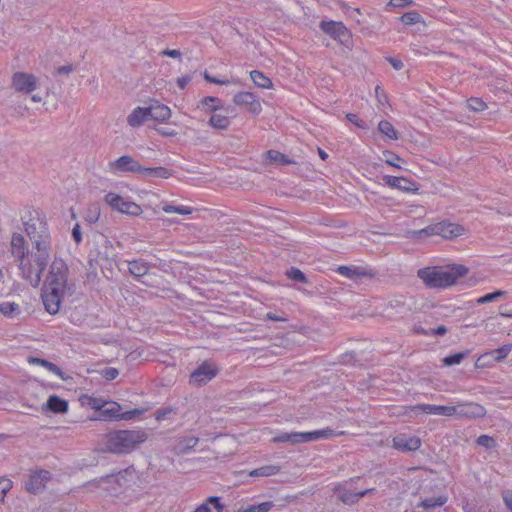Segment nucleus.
Returning a JSON list of instances; mask_svg holds the SVG:
<instances>
[{"mask_svg":"<svg viewBox=\"0 0 512 512\" xmlns=\"http://www.w3.org/2000/svg\"><path fill=\"white\" fill-rule=\"evenodd\" d=\"M469 269L462 264L427 266L417 271V277L430 289H445L457 284Z\"/></svg>","mask_w":512,"mask_h":512,"instance_id":"1","label":"nucleus"},{"mask_svg":"<svg viewBox=\"0 0 512 512\" xmlns=\"http://www.w3.org/2000/svg\"><path fill=\"white\" fill-rule=\"evenodd\" d=\"M148 438L144 430H118L105 436V450L114 454H127Z\"/></svg>","mask_w":512,"mask_h":512,"instance_id":"2","label":"nucleus"},{"mask_svg":"<svg viewBox=\"0 0 512 512\" xmlns=\"http://www.w3.org/2000/svg\"><path fill=\"white\" fill-rule=\"evenodd\" d=\"M44 287L55 288L61 292L72 295L75 291V284L69 279V267L61 258H54L48 274L43 283Z\"/></svg>","mask_w":512,"mask_h":512,"instance_id":"3","label":"nucleus"},{"mask_svg":"<svg viewBox=\"0 0 512 512\" xmlns=\"http://www.w3.org/2000/svg\"><path fill=\"white\" fill-rule=\"evenodd\" d=\"M344 431L335 432L331 428H325L312 432H292V433H281L271 439L273 443H285L289 442L294 445L317 441L319 439H327L335 436L344 435Z\"/></svg>","mask_w":512,"mask_h":512,"instance_id":"4","label":"nucleus"},{"mask_svg":"<svg viewBox=\"0 0 512 512\" xmlns=\"http://www.w3.org/2000/svg\"><path fill=\"white\" fill-rule=\"evenodd\" d=\"M39 86V79L32 73L15 72L11 77V88L19 94L31 95V101L34 103H42L43 97L36 93L33 94Z\"/></svg>","mask_w":512,"mask_h":512,"instance_id":"5","label":"nucleus"},{"mask_svg":"<svg viewBox=\"0 0 512 512\" xmlns=\"http://www.w3.org/2000/svg\"><path fill=\"white\" fill-rule=\"evenodd\" d=\"M34 253L29 252L18 261L22 276L33 286L37 287L41 282L42 273L47 265V259L34 260Z\"/></svg>","mask_w":512,"mask_h":512,"instance_id":"6","label":"nucleus"},{"mask_svg":"<svg viewBox=\"0 0 512 512\" xmlns=\"http://www.w3.org/2000/svg\"><path fill=\"white\" fill-rule=\"evenodd\" d=\"M124 480V473L109 474L97 479L90 480L82 485L84 491L88 493H97L100 490L110 491L115 489V484L121 486Z\"/></svg>","mask_w":512,"mask_h":512,"instance_id":"7","label":"nucleus"},{"mask_svg":"<svg viewBox=\"0 0 512 512\" xmlns=\"http://www.w3.org/2000/svg\"><path fill=\"white\" fill-rule=\"evenodd\" d=\"M143 165L130 155H122L108 163V171L112 174L133 173L141 175Z\"/></svg>","mask_w":512,"mask_h":512,"instance_id":"8","label":"nucleus"},{"mask_svg":"<svg viewBox=\"0 0 512 512\" xmlns=\"http://www.w3.org/2000/svg\"><path fill=\"white\" fill-rule=\"evenodd\" d=\"M105 202L114 210L130 216H139L143 213L140 205L124 200L119 194L110 192L105 196Z\"/></svg>","mask_w":512,"mask_h":512,"instance_id":"9","label":"nucleus"},{"mask_svg":"<svg viewBox=\"0 0 512 512\" xmlns=\"http://www.w3.org/2000/svg\"><path fill=\"white\" fill-rule=\"evenodd\" d=\"M486 413L485 407L479 403L460 402L453 405L452 417L473 420L485 417Z\"/></svg>","mask_w":512,"mask_h":512,"instance_id":"10","label":"nucleus"},{"mask_svg":"<svg viewBox=\"0 0 512 512\" xmlns=\"http://www.w3.org/2000/svg\"><path fill=\"white\" fill-rule=\"evenodd\" d=\"M67 295H69V293L55 290V288H47L43 286L41 298L45 310L51 315L57 314L61 308L64 297Z\"/></svg>","mask_w":512,"mask_h":512,"instance_id":"11","label":"nucleus"},{"mask_svg":"<svg viewBox=\"0 0 512 512\" xmlns=\"http://www.w3.org/2000/svg\"><path fill=\"white\" fill-rule=\"evenodd\" d=\"M321 30L334 40L341 44H346L352 38L350 30L342 23L337 21H322L320 23Z\"/></svg>","mask_w":512,"mask_h":512,"instance_id":"12","label":"nucleus"},{"mask_svg":"<svg viewBox=\"0 0 512 512\" xmlns=\"http://www.w3.org/2000/svg\"><path fill=\"white\" fill-rule=\"evenodd\" d=\"M25 232L30 240L41 238L49 234L47 223L37 211L30 213V217L23 222Z\"/></svg>","mask_w":512,"mask_h":512,"instance_id":"13","label":"nucleus"},{"mask_svg":"<svg viewBox=\"0 0 512 512\" xmlns=\"http://www.w3.org/2000/svg\"><path fill=\"white\" fill-rule=\"evenodd\" d=\"M233 103L246 109L253 115H259L262 111V104L258 96L249 91H239L233 96Z\"/></svg>","mask_w":512,"mask_h":512,"instance_id":"14","label":"nucleus"},{"mask_svg":"<svg viewBox=\"0 0 512 512\" xmlns=\"http://www.w3.org/2000/svg\"><path fill=\"white\" fill-rule=\"evenodd\" d=\"M468 233V229L459 223L450 221H441L436 223V236H440L445 240L453 241L463 237Z\"/></svg>","mask_w":512,"mask_h":512,"instance_id":"15","label":"nucleus"},{"mask_svg":"<svg viewBox=\"0 0 512 512\" xmlns=\"http://www.w3.org/2000/svg\"><path fill=\"white\" fill-rule=\"evenodd\" d=\"M383 181L390 188H394L402 192L414 194H417L419 192L418 184L407 177L385 175L383 176Z\"/></svg>","mask_w":512,"mask_h":512,"instance_id":"16","label":"nucleus"},{"mask_svg":"<svg viewBox=\"0 0 512 512\" xmlns=\"http://www.w3.org/2000/svg\"><path fill=\"white\" fill-rule=\"evenodd\" d=\"M217 374V369L211 364L204 362L191 373L190 383L195 386H202L212 380Z\"/></svg>","mask_w":512,"mask_h":512,"instance_id":"17","label":"nucleus"},{"mask_svg":"<svg viewBox=\"0 0 512 512\" xmlns=\"http://www.w3.org/2000/svg\"><path fill=\"white\" fill-rule=\"evenodd\" d=\"M422 441L417 436L400 434L392 439V447L401 452H414L421 447Z\"/></svg>","mask_w":512,"mask_h":512,"instance_id":"18","label":"nucleus"},{"mask_svg":"<svg viewBox=\"0 0 512 512\" xmlns=\"http://www.w3.org/2000/svg\"><path fill=\"white\" fill-rule=\"evenodd\" d=\"M335 491L338 493V499L345 505H355L364 496L370 495L376 491L375 488H368L359 492H351L345 487L337 486Z\"/></svg>","mask_w":512,"mask_h":512,"instance_id":"19","label":"nucleus"},{"mask_svg":"<svg viewBox=\"0 0 512 512\" xmlns=\"http://www.w3.org/2000/svg\"><path fill=\"white\" fill-rule=\"evenodd\" d=\"M50 474L48 471L40 470L30 475L28 481L25 484V488L28 492L36 494L45 488L47 481L49 480Z\"/></svg>","mask_w":512,"mask_h":512,"instance_id":"20","label":"nucleus"},{"mask_svg":"<svg viewBox=\"0 0 512 512\" xmlns=\"http://www.w3.org/2000/svg\"><path fill=\"white\" fill-rule=\"evenodd\" d=\"M32 250L30 252L34 253L32 256L33 259H49L50 257V234L44 235L41 238L32 239Z\"/></svg>","mask_w":512,"mask_h":512,"instance_id":"21","label":"nucleus"},{"mask_svg":"<svg viewBox=\"0 0 512 512\" xmlns=\"http://www.w3.org/2000/svg\"><path fill=\"white\" fill-rule=\"evenodd\" d=\"M413 410L421 411L427 415L452 417L453 405L418 404L413 407Z\"/></svg>","mask_w":512,"mask_h":512,"instance_id":"22","label":"nucleus"},{"mask_svg":"<svg viewBox=\"0 0 512 512\" xmlns=\"http://www.w3.org/2000/svg\"><path fill=\"white\" fill-rule=\"evenodd\" d=\"M147 112L149 115V120H155L159 122H165L171 118V110L168 106L161 104L157 101L151 103L147 107Z\"/></svg>","mask_w":512,"mask_h":512,"instance_id":"23","label":"nucleus"},{"mask_svg":"<svg viewBox=\"0 0 512 512\" xmlns=\"http://www.w3.org/2000/svg\"><path fill=\"white\" fill-rule=\"evenodd\" d=\"M208 124L215 130L226 131L231 125V119L222 110H216L210 114Z\"/></svg>","mask_w":512,"mask_h":512,"instance_id":"24","label":"nucleus"},{"mask_svg":"<svg viewBox=\"0 0 512 512\" xmlns=\"http://www.w3.org/2000/svg\"><path fill=\"white\" fill-rule=\"evenodd\" d=\"M199 443V438L196 436H184L177 440L174 452L177 455L189 454Z\"/></svg>","mask_w":512,"mask_h":512,"instance_id":"25","label":"nucleus"},{"mask_svg":"<svg viewBox=\"0 0 512 512\" xmlns=\"http://www.w3.org/2000/svg\"><path fill=\"white\" fill-rule=\"evenodd\" d=\"M11 252L17 262L29 253L26 248V241L19 233H14L11 237Z\"/></svg>","mask_w":512,"mask_h":512,"instance_id":"26","label":"nucleus"},{"mask_svg":"<svg viewBox=\"0 0 512 512\" xmlns=\"http://www.w3.org/2000/svg\"><path fill=\"white\" fill-rule=\"evenodd\" d=\"M147 107H137L128 116L127 123L129 126L135 128L142 125L149 120Z\"/></svg>","mask_w":512,"mask_h":512,"instance_id":"27","label":"nucleus"},{"mask_svg":"<svg viewBox=\"0 0 512 512\" xmlns=\"http://www.w3.org/2000/svg\"><path fill=\"white\" fill-rule=\"evenodd\" d=\"M174 172L167 167L159 166V167H145L143 166L141 176L150 177V178H161V179H169L172 177Z\"/></svg>","mask_w":512,"mask_h":512,"instance_id":"28","label":"nucleus"},{"mask_svg":"<svg viewBox=\"0 0 512 512\" xmlns=\"http://www.w3.org/2000/svg\"><path fill=\"white\" fill-rule=\"evenodd\" d=\"M198 107L201 108L206 114L210 115L216 110H222L223 103L217 97L206 96L200 100Z\"/></svg>","mask_w":512,"mask_h":512,"instance_id":"29","label":"nucleus"},{"mask_svg":"<svg viewBox=\"0 0 512 512\" xmlns=\"http://www.w3.org/2000/svg\"><path fill=\"white\" fill-rule=\"evenodd\" d=\"M210 506H213L216 512H223L224 504L221 503V498L218 496H210L205 502L195 508L193 512H211Z\"/></svg>","mask_w":512,"mask_h":512,"instance_id":"30","label":"nucleus"},{"mask_svg":"<svg viewBox=\"0 0 512 512\" xmlns=\"http://www.w3.org/2000/svg\"><path fill=\"white\" fill-rule=\"evenodd\" d=\"M0 313L5 317L14 319L21 315V307L16 302L5 300L0 302Z\"/></svg>","mask_w":512,"mask_h":512,"instance_id":"31","label":"nucleus"},{"mask_svg":"<svg viewBox=\"0 0 512 512\" xmlns=\"http://www.w3.org/2000/svg\"><path fill=\"white\" fill-rule=\"evenodd\" d=\"M45 407L54 413H65L68 410V403L58 396L52 395L47 400Z\"/></svg>","mask_w":512,"mask_h":512,"instance_id":"32","label":"nucleus"},{"mask_svg":"<svg viewBox=\"0 0 512 512\" xmlns=\"http://www.w3.org/2000/svg\"><path fill=\"white\" fill-rule=\"evenodd\" d=\"M250 77L256 86L263 88V89H273L274 85H273L272 80L269 77H267L266 75H264V73H262L261 71H259V70L251 71Z\"/></svg>","mask_w":512,"mask_h":512,"instance_id":"33","label":"nucleus"},{"mask_svg":"<svg viewBox=\"0 0 512 512\" xmlns=\"http://www.w3.org/2000/svg\"><path fill=\"white\" fill-rule=\"evenodd\" d=\"M28 362L30 364L41 365V366L45 367L46 369H48L50 372L59 376L61 379H65V377L62 373V370L57 365H55L52 362L47 361L46 359H42V358H38V357H29Z\"/></svg>","mask_w":512,"mask_h":512,"instance_id":"34","label":"nucleus"},{"mask_svg":"<svg viewBox=\"0 0 512 512\" xmlns=\"http://www.w3.org/2000/svg\"><path fill=\"white\" fill-rule=\"evenodd\" d=\"M406 236L414 240H420L425 237L436 236V223L431 224L420 230L408 231Z\"/></svg>","mask_w":512,"mask_h":512,"instance_id":"35","label":"nucleus"},{"mask_svg":"<svg viewBox=\"0 0 512 512\" xmlns=\"http://www.w3.org/2000/svg\"><path fill=\"white\" fill-rule=\"evenodd\" d=\"M128 269L135 277H142L148 273L149 265L143 260H133L128 263Z\"/></svg>","mask_w":512,"mask_h":512,"instance_id":"36","label":"nucleus"},{"mask_svg":"<svg viewBox=\"0 0 512 512\" xmlns=\"http://www.w3.org/2000/svg\"><path fill=\"white\" fill-rule=\"evenodd\" d=\"M281 470L279 465H265L250 471L251 477H269L278 474Z\"/></svg>","mask_w":512,"mask_h":512,"instance_id":"37","label":"nucleus"},{"mask_svg":"<svg viewBox=\"0 0 512 512\" xmlns=\"http://www.w3.org/2000/svg\"><path fill=\"white\" fill-rule=\"evenodd\" d=\"M378 130L381 134L385 135L390 140H397L399 138L398 132L387 120H382L379 122Z\"/></svg>","mask_w":512,"mask_h":512,"instance_id":"38","label":"nucleus"},{"mask_svg":"<svg viewBox=\"0 0 512 512\" xmlns=\"http://www.w3.org/2000/svg\"><path fill=\"white\" fill-rule=\"evenodd\" d=\"M264 157L270 162L281 163L284 165L295 164V161L288 159L283 153L277 150H269L264 154Z\"/></svg>","mask_w":512,"mask_h":512,"instance_id":"39","label":"nucleus"},{"mask_svg":"<svg viewBox=\"0 0 512 512\" xmlns=\"http://www.w3.org/2000/svg\"><path fill=\"white\" fill-rule=\"evenodd\" d=\"M412 331L415 333V334H421V335H436V336H444L448 329L446 326L444 325H440L438 326L437 328L435 329H430V330H427V329H424L422 326L420 325H414L413 328H412Z\"/></svg>","mask_w":512,"mask_h":512,"instance_id":"40","label":"nucleus"},{"mask_svg":"<svg viewBox=\"0 0 512 512\" xmlns=\"http://www.w3.org/2000/svg\"><path fill=\"white\" fill-rule=\"evenodd\" d=\"M111 250V243L108 240H103L101 243L98 244V254L95 260H109L113 258L114 255L112 254Z\"/></svg>","mask_w":512,"mask_h":512,"instance_id":"41","label":"nucleus"},{"mask_svg":"<svg viewBox=\"0 0 512 512\" xmlns=\"http://www.w3.org/2000/svg\"><path fill=\"white\" fill-rule=\"evenodd\" d=\"M447 502V497L440 495L438 497L426 498L420 502L419 506L426 510L433 509L435 507L443 506Z\"/></svg>","mask_w":512,"mask_h":512,"instance_id":"42","label":"nucleus"},{"mask_svg":"<svg viewBox=\"0 0 512 512\" xmlns=\"http://www.w3.org/2000/svg\"><path fill=\"white\" fill-rule=\"evenodd\" d=\"M274 507L272 501H266L258 505H250L239 508L236 512H269Z\"/></svg>","mask_w":512,"mask_h":512,"instance_id":"43","label":"nucleus"},{"mask_svg":"<svg viewBox=\"0 0 512 512\" xmlns=\"http://www.w3.org/2000/svg\"><path fill=\"white\" fill-rule=\"evenodd\" d=\"M382 155H383V160L385 161L386 164H388L392 167H395L397 169H402L401 164L404 163V160L399 155H397L389 150L383 151Z\"/></svg>","mask_w":512,"mask_h":512,"instance_id":"44","label":"nucleus"},{"mask_svg":"<svg viewBox=\"0 0 512 512\" xmlns=\"http://www.w3.org/2000/svg\"><path fill=\"white\" fill-rule=\"evenodd\" d=\"M511 350H512V345L507 344V345H503L502 347H500L498 349L491 351L487 355L492 356L495 361L499 362V361H502L503 359H505L509 355Z\"/></svg>","mask_w":512,"mask_h":512,"instance_id":"45","label":"nucleus"},{"mask_svg":"<svg viewBox=\"0 0 512 512\" xmlns=\"http://www.w3.org/2000/svg\"><path fill=\"white\" fill-rule=\"evenodd\" d=\"M405 25H413L423 22L421 15L417 11H409L400 18Z\"/></svg>","mask_w":512,"mask_h":512,"instance_id":"46","label":"nucleus"},{"mask_svg":"<svg viewBox=\"0 0 512 512\" xmlns=\"http://www.w3.org/2000/svg\"><path fill=\"white\" fill-rule=\"evenodd\" d=\"M163 211L165 213H177L180 215H190L192 214V209L186 206H174L170 204H166L163 206Z\"/></svg>","mask_w":512,"mask_h":512,"instance_id":"47","label":"nucleus"},{"mask_svg":"<svg viewBox=\"0 0 512 512\" xmlns=\"http://www.w3.org/2000/svg\"><path fill=\"white\" fill-rule=\"evenodd\" d=\"M507 292L504 290H496L492 293L486 294L480 298L477 299L478 304H486L492 301L497 300L500 297L506 296Z\"/></svg>","mask_w":512,"mask_h":512,"instance_id":"48","label":"nucleus"},{"mask_svg":"<svg viewBox=\"0 0 512 512\" xmlns=\"http://www.w3.org/2000/svg\"><path fill=\"white\" fill-rule=\"evenodd\" d=\"M468 108L474 112H481L487 108V104L477 97H472L467 100Z\"/></svg>","mask_w":512,"mask_h":512,"instance_id":"49","label":"nucleus"},{"mask_svg":"<svg viewBox=\"0 0 512 512\" xmlns=\"http://www.w3.org/2000/svg\"><path fill=\"white\" fill-rule=\"evenodd\" d=\"M466 357V353L464 352H459V353H455L453 355H450V356H447L443 359V364L445 366H452V365H457V364H460L461 361Z\"/></svg>","mask_w":512,"mask_h":512,"instance_id":"50","label":"nucleus"},{"mask_svg":"<svg viewBox=\"0 0 512 512\" xmlns=\"http://www.w3.org/2000/svg\"><path fill=\"white\" fill-rule=\"evenodd\" d=\"M13 483L8 478H0V503L4 502L6 494L11 490Z\"/></svg>","mask_w":512,"mask_h":512,"instance_id":"51","label":"nucleus"},{"mask_svg":"<svg viewBox=\"0 0 512 512\" xmlns=\"http://www.w3.org/2000/svg\"><path fill=\"white\" fill-rule=\"evenodd\" d=\"M476 443L479 446L486 447V448H491V447L495 446V440L491 436H488V435L479 436L476 440Z\"/></svg>","mask_w":512,"mask_h":512,"instance_id":"52","label":"nucleus"},{"mask_svg":"<svg viewBox=\"0 0 512 512\" xmlns=\"http://www.w3.org/2000/svg\"><path fill=\"white\" fill-rule=\"evenodd\" d=\"M289 278L292 280L298 281V282H306V276L305 274L299 270V269H291L290 272H288Z\"/></svg>","mask_w":512,"mask_h":512,"instance_id":"53","label":"nucleus"},{"mask_svg":"<svg viewBox=\"0 0 512 512\" xmlns=\"http://www.w3.org/2000/svg\"><path fill=\"white\" fill-rule=\"evenodd\" d=\"M74 71V66L70 63L59 66L55 69V75H69Z\"/></svg>","mask_w":512,"mask_h":512,"instance_id":"54","label":"nucleus"},{"mask_svg":"<svg viewBox=\"0 0 512 512\" xmlns=\"http://www.w3.org/2000/svg\"><path fill=\"white\" fill-rule=\"evenodd\" d=\"M203 77L204 79L209 82V83H213V84H217V85H227L230 83L229 80H221V79H218L216 77H213L211 76L207 71H205L203 73Z\"/></svg>","mask_w":512,"mask_h":512,"instance_id":"55","label":"nucleus"},{"mask_svg":"<svg viewBox=\"0 0 512 512\" xmlns=\"http://www.w3.org/2000/svg\"><path fill=\"white\" fill-rule=\"evenodd\" d=\"M172 413H173V409L170 408V407L159 409L155 413V418H156L157 421H161V420L166 419Z\"/></svg>","mask_w":512,"mask_h":512,"instance_id":"56","label":"nucleus"},{"mask_svg":"<svg viewBox=\"0 0 512 512\" xmlns=\"http://www.w3.org/2000/svg\"><path fill=\"white\" fill-rule=\"evenodd\" d=\"M346 118L349 122H351L352 124H354L355 126L359 127V128H366L363 120H361L356 114H353V113H348L346 115Z\"/></svg>","mask_w":512,"mask_h":512,"instance_id":"57","label":"nucleus"},{"mask_svg":"<svg viewBox=\"0 0 512 512\" xmlns=\"http://www.w3.org/2000/svg\"><path fill=\"white\" fill-rule=\"evenodd\" d=\"M119 375V371L116 368H107L102 371V376L108 380H114Z\"/></svg>","mask_w":512,"mask_h":512,"instance_id":"58","label":"nucleus"},{"mask_svg":"<svg viewBox=\"0 0 512 512\" xmlns=\"http://www.w3.org/2000/svg\"><path fill=\"white\" fill-rule=\"evenodd\" d=\"M502 499L505 506L512 512V490H504L502 492Z\"/></svg>","mask_w":512,"mask_h":512,"instance_id":"59","label":"nucleus"},{"mask_svg":"<svg viewBox=\"0 0 512 512\" xmlns=\"http://www.w3.org/2000/svg\"><path fill=\"white\" fill-rule=\"evenodd\" d=\"M337 271L341 275L346 276L348 278H353L357 274L355 270L348 266H340L338 267Z\"/></svg>","mask_w":512,"mask_h":512,"instance_id":"60","label":"nucleus"},{"mask_svg":"<svg viewBox=\"0 0 512 512\" xmlns=\"http://www.w3.org/2000/svg\"><path fill=\"white\" fill-rule=\"evenodd\" d=\"M413 3L412 0H390L388 5L393 7H407Z\"/></svg>","mask_w":512,"mask_h":512,"instance_id":"61","label":"nucleus"},{"mask_svg":"<svg viewBox=\"0 0 512 512\" xmlns=\"http://www.w3.org/2000/svg\"><path fill=\"white\" fill-rule=\"evenodd\" d=\"M161 55L171 57V58H180L181 52L176 49H166L161 52Z\"/></svg>","mask_w":512,"mask_h":512,"instance_id":"62","label":"nucleus"},{"mask_svg":"<svg viewBox=\"0 0 512 512\" xmlns=\"http://www.w3.org/2000/svg\"><path fill=\"white\" fill-rule=\"evenodd\" d=\"M72 235L76 243H80L82 240L80 226L76 224L72 230Z\"/></svg>","mask_w":512,"mask_h":512,"instance_id":"63","label":"nucleus"},{"mask_svg":"<svg viewBox=\"0 0 512 512\" xmlns=\"http://www.w3.org/2000/svg\"><path fill=\"white\" fill-rule=\"evenodd\" d=\"M190 77L189 76H183V77H180L177 79V84L179 86L180 89H184L188 83L190 82Z\"/></svg>","mask_w":512,"mask_h":512,"instance_id":"64","label":"nucleus"}]
</instances>
